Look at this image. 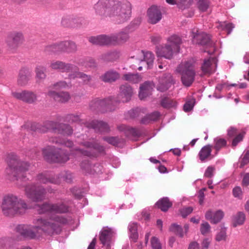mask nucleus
I'll use <instances>...</instances> for the list:
<instances>
[{"mask_svg":"<svg viewBox=\"0 0 249 249\" xmlns=\"http://www.w3.org/2000/svg\"><path fill=\"white\" fill-rule=\"evenodd\" d=\"M42 154L45 160L50 162L65 163L70 158L63 151L56 149L54 146H48L43 149Z\"/></svg>","mask_w":249,"mask_h":249,"instance_id":"9d476101","label":"nucleus"},{"mask_svg":"<svg viewBox=\"0 0 249 249\" xmlns=\"http://www.w3.org/2000/svg\"><path fill=\"white\" fill-rule=\"evenodd\" d=\"M194 102L193 100L187 101L183 107L184 110L185 112L191 111L194 107Z\"/></svg>","mask_w":249,"mask_h":249,"instance_id":"13d9d810","label":"nucleus"},{"mask_svg":"<svg viewBox=\"0 0 249 249\" xmlns=\"http://www.w3.org/2000/svg\"><path fill=\"white\" fill-rule=\"evenodd\" d=\"M226 237V229L225 227H221L220 231L216 235L215 240L218 242L225 241Z\"/></svg>","mask_w":249,"mask_h":249,"instance_id":"09e8293b","label":"nucleus"},{"mask_svg":"<svg viewBox=\"0 0 249 249\" xmlns=\"http://www.w3.org/2000/svg\"><path fill=\"white\" fill-rule=\"evenodd\" d=\"M193 1V0H177V5L179 9L183 10L189 8Z\"/></svg>","mask_w":249,"mask_h":249,"instance_id":"49530a36","label":"nucleus"},{"mask_svg":"<svg viewBox=\"0 0 249 249\" xmlns=\"http://www.w3.org/2000/svg\"><path fill=\"white\" fill-rule=\"evenodd\" d=\"M8 165L13 170L12 174L16 180L20 182H25L28 180L25 176L30 166L27 162L19 161L16 156H14L9 160Z\"/></svg>","mask_w":249,"mask_h":249,"instance_id":"0eeeda50","label":"nucleus"},{"mask_svg":"<svg viewBox=\"0 0 249 249\" xmlns=\"http://www.w3.org/2000/svg\"><path fill=\"white\" fill-rule=\"evenodd\" d=\"M67 119L69 122H78L80 124H85L86 127L92 128L96 131L106 132L109 130L108 124L101 121L94 120L89 123H86L81 120L78 115L70 114L67 116Z\"/></svg>","mask_w":249,"mask_h":249,"instance_id":"f8f14e48","label":"nucleus"},{"mask_svg":"<svg viewBox=\"0 0 249 249\" xmlns=\"http://www.w3.org/2000/svg\"><path fill=\"white\" fill-rule=\"evenodd\" d=\"M223 216L224 213L221 210H218L214 213L211 210H209L205 214L206 219L214 224L219 222L223 218Z\"/></svg>","mask_w":249,"mask_h":249,"instance_id":"cd10ccee","label":"nucleus"},{"mask_svg":"<svg viewBox=\"0 0 249 249\" xmlns=\"http://www.w3.org/2000/svg\"><path fill=\"white\" fill-rule=\"evenodd\" d=\"M49 141L53 143L65 145L68 147H71L73 145V142L69 140L65 141L64 139H61L56 137H52L50 139Z\"/></svg>","mask_w":249,"mask_h":249,"instance_id":"37998d69","label":"nucleus"},{"mask_svg":"<svg viewBox=\"0 0 249 249\" xmlns=\"http://www.w3.org/2000/svg\"><path fill=\"white\" fill-rule=\"evenodd\" d=\"M68 87L67 83L64 81H61L54 84L53 86V89L59 90L63 89H65Z\"/></svg>","mask_w":249,"mask_h":249,"instance_id":"5fc2aeb1","label":"nucleus"},{"mask_svg":"<svg viewBox=\"0 0 249 249\" xmlns=\"http://www.w3.org/2000/svg\"><path fill=\"white\" fill-rule=\"evenodd\" d=\"M59 53L61 52L72 53L76 51L77 47L75 43L70 41H65L57 43Z\"/></svg>","mask_w":249,"mask_h":249,"instance_id":"bb28decb","label":"nucleus"},{"mask_svg":"<svg viewBox=\"0 0 249 249\" xmlns=\"http://www.w3.org/2000/svg\"><path fill=\"white\" fill-rule=\"evenodd\" d=\"M160 116V113L158 111H155L143 118L141 122L142 124H148L151 121H155L159 119Z\"/></svg>","mask_w":249,"mask_h":249,"instance_id":"ea45409f","label":"nucleus"},{"mask_svg":"<svg viewBox=\"0 0 249 249\" xmlns=\"http://www.w3.org/2000/svg\"><path fill=\"white\" fill-rule=\"evenodd\" d=\"M173 84L172 75L170 73H167L160 79L157 89L161 92H164L169 89Z\"/></svg>","mask_w":249,"mask_h":249,"instance_id":"5701e85b","label":"nucleus"},{"mask_svg":"<svg viewBox=\"0 0 249 249\" xmlns=\"http://www.w3.org/2000/svg\"><path fill=\"white\" fill-rule=\"evenodd\" d=\"M160 105L164 108L169 109L176 108L177 106V102L169 97H163L160 100Z\"/></svg>","mask_w":249,"mask_h":249,"instance_id":"f704fd0d","label":"nucleus"},{"mask_svg":"<svg viewBox=\"0 0 249 249\" xmlns=\"http://www.w3.org/2000/svg\"><path fill=\"white\" fill-rule=\"evenodd\" d=\"M133 93V89L129 85H123L120 88V92L118 96V100L113 98L117 101V104L118 102H127L130 100Z\"/></svg>","mask_w":249,"mask_h":249,"instance_id":"412c9836","label":"nucleus"},{"mask_svg":"<svg viewBox=\"0 0 249 249\" xmlns=\"http://www.w3.org/2000/svg\"><path fill=\"white\" fill-rule=\"evenodd\" d=\"M104 139L108 143L113 145H118L120 140L118 137H105Z\"/></svg>","mask_w":249,"mask_h":249,"instance_id":"6e6d98bb","label":"nucleus"},{"mask_svg":"<svg viewBox=\"0 0 249 249\" xmlns=\"http://www.w3.org/2000/svg\"><path fill=\"white\" fill-rule=\"evenodd\" d=\"M94 9L101 18L108 17L115 23L121 24L130 18L132 7L127 0H99Z\"/></svg>","mask_w":249,"mask_h":249,"instance_id":"f03ea898","label":"nucleus"},{"mask_svg":"<svg viewBox=\"0 0 249 249\" xmlns=\"http://www.w3.org/2000/svg\"><path fill=\"white\" fill-rule=\"evenodd\" d=\"M81 144L87 149L75 148L76 155L95 157L96 156V152H102L104 150L103 147L96 143L85 142H82Z\"/></svg>","mask_w":249,"mask_h":249,"instance_id":"4468645a","label":"nucleus"},{"mask_svg":"<svg viewBox=\"0 0 249 249\" xmlns=\"http://www.w3.org/2000/svg\"><path fill=\"white\" fill-rule=\"evenodd\" d=\"M73 71L72 72L69 74V78L71 80L75 79L76 78H80L82 79L84 83L88 84L90 80V77L83 72L77 71V70Z\"/></svg>","mask_w":249,"mask_h":249,"instance_id":"473e14b6","label":"nucleus"},{"mask_svg":"<svg viewBox=\"0 0 249 249\" xmlns=\"http://www.w3.org/2000/svg\"><path fill=\"white\" fill-rule=\"evenodd\" d=\"M249 162V150H247L243 155L241 164L244 165Z\"/></svg>","mask_w":249,"mask_h":249,"instance_id":"69168bd1","label":"nucleus"},{"mask_svg":"<svg viewBox=\"0 0 249 249\" xmlns=\"http://www.w3.org/2000/svg\"><path fill=\"white\" fill-rule=\"evenodd\" d=\"M217 59L215 57H210L204 60L201 66V73L200 76L211 74L215 71L216 69Z\"/></svg>","mask_w":249,"mask_h":249,"instance_id":"a211bd4d","label":"nucleus"},{"mask_svg":"<svg viewBox=\"0 0 249 249\" xmlns=\"http://www.w3.org/2000/svg\"><path fill=\"white\" fill-rule=\"evenodd\" d=\"M148 22L152 24L158 23L162 18V14L159 7L155 5L151 6L147 12Z\"/></svg>","mask_w":249,"mask_h":249,"instance_id":"4be33fe9","label":"nucleus"},{"mask_svg":"<svg viewBox=\"0 0 249 249\" xmlns=\"http://www.w3.org/2000/svg\"><path fill=\"white\" fill-rule=\"evenodd\" d=\"M245 214L243 212H238L235 214L232 219V225L235 227L242 225L245 220Z\"/></svg>","mask_w":249,"mask_h":249,"instance_id":"e433bc0d","label":"nucleus"},{"mask_svg":"<svg viewBox=\"0 0 249 249\" xmlns=\"http://www.w3.org/2000/svg\"><path fill=\"white\" fill-rule=\"evenodd\" d=\"M237 129L233 126L230 127L228 130V135L229 137H233L237 135Z\"/></svg>","mask_w":249,"mask_h":249,"instance_id":"680f3d73","label":"nucleus"},{"mask_svg":"<svg viewBox=\"0 0 249 249\" xmlns=\"http://www.w3.org/2000/svg\"><path fill=\"white\" fill-rule=\"evenodd\" d=\"M171 231L175 232L176 234L178 235L179 236L182 237L184 236V233L183 231V230L181 227L176 224H172L170 228Z\"/></svg>","mask_w":249,"mask_h":249,"instance_id":"8fccbe9b","label":"nucleus"},{"mask_svg":"<svg viewBox=\"0 0 249 249\" xmlns=\"http://www.w3.org/2000/svg\"><path fill=\"white\" fill-rule=\"evenodd\" d=\"M214 168L212 166H209L205 171L204 175L206 177L211 178L213 176Z\"/></svg>","mask_w":249,"mask_h":249,"instance_id":"0e129e2a","label":"nucleus"},{"mask_svg":"<svg viewBox=\"0 0 249 249\" xmlns=\"http://www.w3.org/2000/svg\"><path fill=\"white\" fill-rule=\"evenodd\" d=\"M151 41L154 44H158L160 43L162 39L161 36L158 34L153 35L150 37Z\"/></svg>","mask_w":249,"mask_h":249,"instance_id":"bf43d9fd","label":"nucleus"},{"mask_svg":"<svg viewBox=\"0 0 249 249\" xmlns=\"http://www.w3.org/2000/svg\"><path fill=\"white\" fill-rule=\"evenodd\" d=\"M117 101L114 98L109 97L105 99H95L89 104L90 108L93 111L105 113L115 110Z\"/></svg>","mask_w":249,"mask_h":249,"instance_id":"9b49d317","label":"nucleus"},{"mask_svg":"<svg viewBox=\"0 0 249 249\" xmlns=\"http://www.w3.org/2000/svg\"><path fill=\"white\" fill-rule=\"evenodd\" d=\"M158 207L163 212H166L172 206V203L167 197H163L160 199L156 203Z\"/></svg>","mask_w":249,"mask_h":249,"instance_id":"c9c22d12","label":"nucleus"},{"mask_svg":"<svg viewBox=\"0 0 249 249\" xmlns=\"http://www.w3.org/2000/svg\"><path fill=\"white\" fill-rule=\"evenodd\" d=\"M50 67L53 70H57L62 72H71V73L73 71L77 69V67L73 64L66 63L58 60L52 61L51 62Z\"/></svg>","mask_w":249,"mask_h":249,"instance_id":"6ab92c4d","label":"nucleus"},{"mask_svg":"<svg viewBox=\"0 0 249 249\" xmlns=\"http://www.w3.org/2000/svg\"><path fill=\"white\" fill-rule=\"evenodd\" d=\"M216 27L218 29L227 31L228 34H230L232 29L234 28L232 23L227 22H219Z\"/></svg>","mask_w":249,"mask_h":249,"instance_id":"a19ab883","label":"nucleus"},{"mask_svg":"<svg viewBox=\"0 0 249 249\" xmlns=\"http://www.w3.org/2000/svg\"><path fill=\"white\" fill-rule=\"evenodd\" d=\"M242 184L243 186H248L249 185V173H246L244 175Z\"/></svg>","mask_w":249,"mask_h":249,"instance_id":"774afa93","label":"nucleus"},{"mask_svg":"<svg viewBox=\"0 0 249 249\" xmlns=\"http://www.w3.org/2000/svg\"><path fill=\"white\" fill-rule=\"evenodd\" d=\"M214 145L213 148L216 150L215 155L217 154L218 151L222 148L225 147L227 144V141L220 138H216L214 140Z\"/></svg>","mask_w":249,"mask_h":249,"instance_id":"79ce46f5","label":"nucleus"},{"mask_svg":"<svg viewBox=\"0 0 249 249\" xmlns=\"http://www.w3.org/2000/svg\"><path fill=\"white\" fill-rule=\"evenodd\" d=\"M177 71L181 74L183 84L186 87L190 86L194 82L196 75L195 61L190 60L181 63L178 67Z\"/></svg>","mask_w":249,"mask_h":249,"instance_id":"423d86ee","label":"nucleus"},{"mask_svg":"<svg viewBox=\"0 0 249 249\" xmlns=\"http://www.w3.org/2000/svg\"><path fill=\"white\" fill-rule=\"evenodd\" d=\"M151 245L152 249H162L161 245L159 239L153 237L151 239Z\"/></svg>","mask_w":249,"mask_h":249,"instance_id":"864d4df0","label":"nucleus"},{"mask_svg":"<svg viewBox=\"0 0 249 249\" xmlns=\"http://www.w3.org/2000/svg\"><path fill=\"white\" fill-rule=\"evenodd\" d=\"M128 228L130 233V238L132 239L134 242H136L138 237L137 224L134 222L130 223Z\"/></svg>","mask_w":249,"mask_h":249,"instance_id":"4c0bfd02","label":"nucleus"},{"mask_svg":"<svg viewBox=\"0 0 249 249\" xmlns=\"http://www.w3.org/2000/svg\"><path fill=\"white\" fill-rule=\"evenodd\" d=\"M9 243V239L6 238L0 239V249H4Z\"/></svg>","mask_w":249,"mask_h":249,"instance_id":"338daca9","label":"nucleus"},{"mask_svg":"<svg viewBox=\"0 0 249 249\" xmlns=\"http://www.w3.org/2000/svg\"><path fill=\"white\" fill-rule=\"evenodd\" d=\"M120 77V74L114 70H109L101 76V79L105 82H115Z\"/></svg>","mask_w":249,"mask_h":249,"instance_id":"2f4dec72","label":"nucleus"},{"mask_svg":"<svg viewBox=\"0 0 249 249\" xmlns=\"http://www.w3.org/2000/svg\"><path fill=\"white\" fill-rule=\"evenodd\" d=\"M34 226L19 225L16 228V232L25 238H35L37 233L42 231L53 235L59 234L63 227L69 223L68 219L63 215H54L49 218H37L33 220Z\"/></svg>","mask_w":249,"mask_h":249,"instance_id":"f257e3e1","label":"nucleus"},{"mask_svg":"<svg viewBox=\"0 0 249 249\" xmlns=\"http://www.w3.org/2000/svg\"><path fill=\"white\" fill-rule=\"evenodd\" d=\"M45 125L47 129L54 130L55 132L64 136L70 135L73 132L71 127L69 125L66 124H58L53 121H48L45 123Z\"/></svg>","mask_w":249,"mask_h":249,"instance_id":"f3484780","label":"nucleus"},{"mask_svg":"<svg viewBox=\"0 0 249 249\" xmlns=\"http://www.w3.org/2000/svg\"><path fill=\"white\" fill-rule=\"evenodd\" d=\"M35 209L39 214L46 213L62 214L66 213L69 211L68 206L61 200L54 203L45 202L42 205L36 206Z\"/></svg>","mask_w":249,"mask_h":249,"instance_id":"1a4fd4ad","label":"nucleus"},{"mask_svg":"<svg viewBox=\"0 0 249 249\" xmlns=\"http://www.w3.org/2000/svg\"><path fill=\"white\" fill-rule=\"evenodd\" d=\"M244 135L245 132L243 131L236 135L232 140V146L235 147L239 142H241L243 139Z\"/></svg>","mask_w":249,"mask_h":249,"instance_id":"603ef678","label":"nucleus"},{"mask_svg":"<svg viewBox=\"0 0 249 249\" xmlns=\"http://www.w3.org/2000/svg\"><path fill=\"white\" fill-rule=\"evenodd\" d=\"M113 235V232L111 229L107 227L103 228L100 233V241L104 246L109 248Z\"/></svg>","mask_w":249,"mask_h":249,"instance_id":"b1692460","label":"nucleus"},{"mask_svg":"<svg viewBox=\"0 0 249 249\" xmlns=\"http://www.w3.org/2000/svg\"><path fill=\"white\" fill-rule=\"evenodd\" d=\"M45 52L48 54L59 53L57 43L52 44L46 46L45 48Z\"/></svg>","mask_w":249,"mask_h":249,"instance_id":"de8ad7c7","label":"nucleus"},{"mask_svg":"<svg viewBox=\"0 0 249 249\" xmlns=\"http://www.w3.org/2000/svg\"><path fill=\"white\" fill-rule=\"evenodd\" d=\"M232 192L233 195L235 197H240L242 196V191L240 187L237 186L233 188Z\"/></svg>","mask_w":249,"mask_h":249,"instance_id":"e2e57ef3","label":"nucleus"},{"mask_svg":"<svg viewBox=\"0 0 249 249\" xmlns=\"http://www.w3.org/2000/svg\"><path fill=\"white\" fill-rule=\"evenodd\" d=\"M24 187L26 196L33 201H41L45 198L46 190L43 187L32 184Z\"/></svg>","mask_w":249,"mask_h":249,"instance_id":"ddd939ff","label":"nucleus"},{"mask_svg":"<svg viewBox=\"0 0 249 249\" xmlns=\"http://www.w3.org/2000/svg\"><path fill=\"white\" fill-rule=\"evenodd\" d=\"M12 95L14 98L29 104L33 103L36 100V94L31 91L13 92Z\"/></svg>","mask_w":249,"mask_h":249,"instance_id":"aec40b11","label":"nucleus"},{"mask_svg":"<svg viewBox=\"0 0 249 249\" xmlns=\"http://www.w3.org/2000/svg\"><path fill=\"white\" fill-rule=\"evenodd\" d=\"M31 73L30 71L25 68H22L19 72L17 82L18 85L23 86L26 85L30 78Z\"/></svg>","mask_w":249,"mask_h":249,"instance_id":"c85d7f7f","label":"nucleus"},{"mask_svg":"<svg viewBox=\"0 0 249 249\" xmlns=\"http://www.w3.org/2000/svg\"><path fill=\"white\" fill-rule=\"evenodd\" d=\"M197 7L201 12H205L209 6V2L208 0H196Z\"/></svg>","mask_w":249,"mask_h":249,"instance_id":"a18cd8bd","label":"nucleus"},{"mask_svg":"<svg viewBox=\"0 0 249 249\" xmlns=\"http://www.w3.org/2000/svg\"><path fill=\"white\" fill-rule=\"evenodd\" d=\"M123 78L124 80L133 83H137L142 79L141 77L138 74H125L124 75Z\"/></svg>","mask_w":249,"mask_h":249,"instance_id":"c03bdc74","label":"nucleus"},{"mask_svg":"<svg viewBox=\"0 0 249 249\" xmlns=\"http://www.w3.org/2000/svg\"><path fill=\"white\" fill-rule=\"evenodd\" d=\"M166 40L164 46H156V53L158 57L170 59L174 54L179 53L182 41L181 38L177 35L170 36Z\"/></svg>","mask_w":249,"mask_h":249,"instance_id":"39448f33","label":"nucleus"},{"mask_svg":"<svg viewBox=\"0 0 249 249\" xmlns=\"http://www.w3.org/2000/svg\"><path fill=\"white\" fill-rule=\"evenodd\" d=\"M141 53L143 56V60H142L141 62H145L146 63L147 69L152 68L155 59L154 54L150 52L144 53L142 51Z\"/></svg>","mask_w":249,"mask_h":249,"instance_id":"72a5a7b5","label":"nucleus"},{"mask_svg":"<svg viewBox=\"0 0 249 249\" xmlns=\"http://www.w3.org/2000/svg\"><path fill=\"white\" fill-rule=\"evenodd\" d=\"M212 146L207 145L203 146L198 153V157L201 162H205L209 159H211L213 156L211 155Z\"/></svg>","mask_w":249,"mask_h":249,"instance_id":"7c9ffc66","label":"nucleus"},{"mask_svg":"<svg viewBox=\"0 0 249 249\" xmlns=\"http://www.w3.org/2000/svg\"><path fill=\"white\" fill-rule=\"evenodd\" d=\"M1 208L2 213L7 216H14L25 213L30 208L25 200L17 196L8 194L5 196L2 200Z\"/></svg>","mask_w":249,"mask_h":249,"instance_id":"7ed1b4c3","label":"nucleus"},{"mask_svg":"<svg viewBox=\"0 0 249 249\" xmlns=\"http://www.w3.org/2000/svg\"><path fill=\"white\" fill-rule=\"evenodd\" d=\"M45 71L46 69L43 66L38 65L36 67L35 69V72L36 74V77L37 82H39L45 78Z\"/></svg>","mask_w":249,"mask_h":249,"instance_id":"58836bf2","label":"nucleus"},{"mask_svg":"<svg viewBox=\"0 0 249 249\" xmlns=\"http://www.w3.org/2000/svg\"><path fill=\"white\" fill-rule=\"evenodd\" d=\"M47 94L54 100L61 103L67 102L70 99V95L67 91L57 92L55 91L50 89L48 91Z\"/></svg>","mask_w":249,"mask_h":249,"instance_id":"393cba45","label":"nucleus"},{"mask_svg":"<svg viewBox=\"0 0 249 249\" xmlns=\"http://www.w3.org/2000/svg\"><path fill=\"white\" fill-rule=\"evenodd\" d=\"M81 18H75L71 16L64 17L61 20L62 26L66 27H74L78 26L79 23H81Z\"/></svg>","mask_w":249,"mask_h":249,"instance_id":"c756f323","label":"nucleus"},{"mask_svg":"<svg viewBox=\"0 0 249 249\" xmlns=\"http://www.w3.org/2000/svg\"><path fill=\"white\" fill-rule=\"evenodd\" d=\"M154 87L153 83L150 82H146L141 85L140 88L139 94L140 99L141 100L144 99L150 95L153 91Z\"/></svg>","mask_w":249,"mask_h":249,"instance_id":"a878e982","label":"nucleus"},{"mask_svg":"<svg viewBox=\"0 0 249 249\" xmlns=\"http://www.w3.org/2000/svg\"><path fill=\"white\" fill-rule=\"evenodd\" d=\"M128 133L134 137H139L142 135V130L136 128H127Z\"/></svg>","mask_w":249,"mask_h":249,"instance_id":"3c124183","label":"nucleus"},{"mask_svg":"<svg viewBox=\"0 0 249 249\" xmlns=\"http://www.w3.org/2000/svg\"><path fill=\"white\" fill-rule=\"evenodd\" d=\"M210 225L207 222H205L201 225L200 231L202 234L205 235L210 231Z\"/></svg>","mask_w":249,"mask_h":249,"instance_id":"4d7b16f0","label":"nucleus"},{"mask_svg":"<svg viewBox=\"0 0 249 249\" xmlns=\"http://www.w3.org/2000/svg\"><path fill=\"white\" fill-rule=\"evenodd\" d=\"M73 178V176L71 172L64 171L62 172L59 176L56 177L52 176L48 173H41L37 176L36 180L40 183H50L57 184L60 183L61 179L68 183H71Z\"/></svg>","mask_w":249,"mask_h":249,"instance_id":"6e6552de","label":"nucleus"},{"mask_svg":"<svg viewBox=\"0 0 249 249\" xmlns=\"http://www.w3.org/2000/svg\"><path fill=\"white\" fill-rule=\"evenodd\" d=\"M24 38L23 34L21 32L13 31L8 34L6 43L10 49H15L23 42Z\"/></svg>","mask_w":249,"mask_h":249,"instance_id":"dca6fc26","label":"nucleus"},{"mask_svg":"<svg viewBox=\"0 0 249 249\" xmlns=\"http://www.w3.org/2000/svg\"><path fill=\"white\" fill-rule=\"evenodd\" d=\"M129 27L122 29L116 35L107 36L102 35L90 36L89 41L93 44L99 45H117L126 42L129 38Z\"/></svg>","mask_w":249,"mask_h":249,"instance_id":"20e7f679","label":"nucleus"},{"mask_svg":"<svg viewBox=\"0 0 249 249\" xmlns=\"http://www.w3.org/2000/svg\"><path fill=\"white\" fill-rule=\"evenodd\" d=\"M193 211V208L191 207H186L180 210V214L183 217H186Z\"/></svg>","mask_w":249,"mask_h":249,"instance_id":"052dcab7","label":"nucleus"},{"mask_svg":"<svg viewBox=\"0 0 249 249\" xmlns=\"http://www.w3.org/2000/svg\"><path fill=\"white\" fill-rule=\"evenodd\" d=\"M192 33L194 34L193 41L194 43L212 48L211 51H207L209 53H211L210 52L213 53L214 51V43L211 41L209 35L204 32H199L197 30L196 33L193 32Z\"/></svg>","mask_w":249,"mask_h":249,"instance_id":"2eb2a0df","label":"nucleus"}]
</instances>
